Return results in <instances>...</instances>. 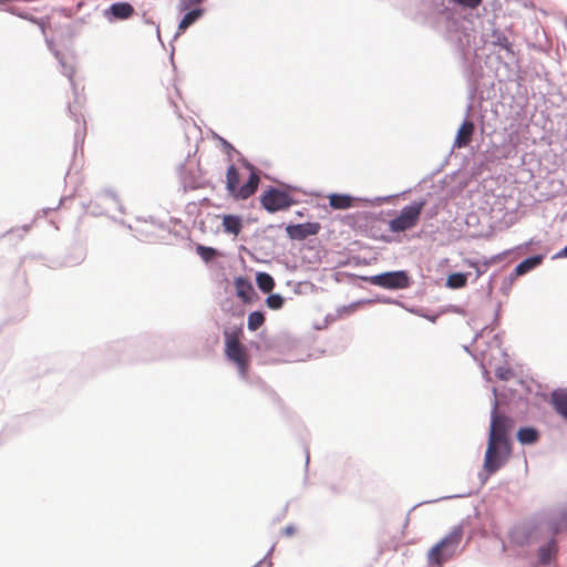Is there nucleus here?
Here are the masks:
<instances>
[{"instance_id": "17", "label": "nucleus", "mask_w": 567, "mask_h": 567, "mask_svg": "<svg viewBox=\"0 0 567 567\" xmlns=\"http://www.w3.org/2000/svg\"><path fill=\"white\" fill-rule=\"evenodd\" d=\"M256 282L258 288L266 293L270 292L275 287L274 278L267 272H258Z\"/></svg>"}, {"instance_id": "26", "label": "nucleus", "mask_w": 567, "mask_h": 567, "mask_svg": "<svg viewBox=\"0 0 567 567\" xmlns=\"http://www.w3.org/2000/svg\"><path fill=\"white\" fill-rule=\"evenodd\" d=\"M266 303L269 308L277 310L282 307L284 298L280 295H270L267 298Z\"/></svg>"}, {"instance_id": "23", "label": "nucleus", "mask_w": 567, "mask_h": 567, "mask_svg": "<svg viewBox=\"0 0 567 567\" xmlns=\"http://www.w3.org/2000/svg\"><path fill=\"white\" fill-rule=\"evenodd\" d=\"M466 276L463 274H453L447 278V285L451 288H462L466 285Z\"/></svg>"}, {"instance_id": "22", "label": "nucleus", "mask_w": 567, "mask_h": 567, "mask_svg": "<svg viewBox=\"0 0 567 567\" xmlns=\"http://www.w3.org/2000/svg\"><path fill=\"white\" fill-rule=\"evenodd\" d=\"M557 547L555 542L547 544L539 549V563L547 565L550 561L551 556L556 553Z\"/></svg>"}, {"instance_id": "29", "label": "nucleus", "mask_w": 567, "mask_h": 567, "mask_svg": "<svg viewBox=\"0 0 567 567\" xmlns=\"http://www.w3.org/2000/svg\"><path fill=\"white\" fill-rule=\"evenodd\" d=\"M284 534L286 536H291L295 534V527L293 526H287L285 529H284Z\"/></svg>"}, {"instance_id": "3", "label": "nucleus", "mask_w": 567, "mask_h": 567, "mask_svg": "<svg viewBox=\"0 0 567 567\" xmlns=\"http://www.w3.org/2000/svg\"><path fill=\"white\" fill-rule=\"evenodd\" d=\"M251 173L249 175L248 181L239 186V173L235 165H230L226 173V189L228 194L235 199H247L252 196L259 185L260 177L259 174L251 167Z\"/></svg>"}, {"instance_id": "15", "label": "nucleus", "mask_w": 567, "mask_h": 567, "mask_svg": "<svg viewBox=\"0 0 567 567\" xmlns=\"http://www.w3.org/2000/svg\"><path fill=\"white\" fill-rule=\"evenodd\" d=\"M188 12L183 17L178 24V31L184 32L188 27H190L195 21H197L204 13V9L194 8L187 10Z\"/></svg>"}, {"instance_id": "20", "label": "nucleus", "mask_w": 567, "mask_h": 567, "mask_svg": "<svg viewBox=\"0 0 567 567\" xmlns=\"http://www.w3.org/2000/svg\"><path fill=\"white\" fill-rule=\"evenodd\" d=\"M567 529V507L559 512L551 523V530L554 534Z\"/></svg>"}, {"instance_id": "5", "label": "nucleus", "mask_w": 567, "mask_h": 567, "mask_svg": "<svg viewBox=\"0 0 567 567\" xmlns=\"http://www.w3.org/2000/svg\"><path fill=\"white\" fill-rule=\"evenodd\" d=\"M514 427V421L509 416L502 414L497 411V402L491 415V427L488 440L501 443V445L509 444L508 436Z\"/></svg>"}, {"instance_id": "4", "label": "nucleus", "mask_w": 567, "mask_h": 567, "mask_svg": "<svg viewBox=\"0 0 567 567\" xmlns=\"http://www.w3.org/2000/svg\"><path fill=\"white\" fill-rule=\"evenodd\" d=\"M426 205V200L422 199L413 202L408 206H404L400 214L390 220V230L394 233L405 231L415 227L419 223L421 213Z\"/></svg>"}, {"instance_id": "12", "label": "nucleus", "mask_w": 567, "mask_h": 567, "mask_svg": "<svg viewBox=\"0 0 567 567\" xmlns=\"http://www.w3.org/2000/svg\"><path fill=\"white\" fill-rule=\"evenodd\" d=\"M235 288L237 296L244 302H249L252 295L255 293L251 282L243 277H239L235 280Z\"/></svg>"}, {"instance_id": "11", "label": "nucleus", "mask_w": 567, "mask_h": 567, "mask_svg": "<svg viewBox=\"0 0 567 567\" xmlns=\"http://www.w3.org/2000/svg\"><path fill=\"white\" fill-rule=\"evenodd\" d=\"M134 8L128 2H115L110 6L107 13L116 20H126L134 14Z\"/></svg>"}, {"instance_id": "1", "label": "nucleus", "mask_w": 567, "mask_h": 567, "mask_svg": "<svg viewBox=\"0 0 567 567\" xmlns=\"http://www.w3.org/2000/svg\"><path fill=\"white\" fill-rule=\"evenodd\" d=\"M241 337V328H234L233 330L224 331L225 355L237 367L240 377L247 378L250 355L247 348L240 342Z\"/></svg>"}, {"instance_id": "27", "label": "nucleus", "mask_w": 567, "mask_h": 567, "mask_svg": "<svg viewBox=\"0 0 567 567\" xmlns=\"http://www.w3.org/2000/svg\"><path fill=\"white\" fill-rule=\"evenodd\" d=\"M204 0H179V10L187 11L189 9L197 8Z\"/></svg>"}, {"instance_id": "18", "label": "nucleus", "mask_w": 567, "mask_h": 567, "mask_svg": "<svg viewBox=\"0 0 567 567\" xmlns=\"http://www.w3.org/2000/svg\"><path fill=\"white\" fill-rule=\"evenodd\" d=\"M517 439L523 444H532L537 441L538 433L533 427H523L518 431Z\"/></svg>"}, {"instance_id": "9", "label": "nucleus", "mask_w": 567, "mask_h": 567, "mask_svg": "<svg viewBox=\"0 0 567 567\" xmlns=\"http://www.w3.org/2000/svg\"><path fill=\"white\" fill-rule=\"evenodd\" d=\"M320 228L319 223H305L287 226L286 233L292 240H305L309 236L317 235Z\"/></svg>"}, {"instance_id": "24", "label": "nucleus", "mask_w": 567, "mask_h": 567, "mask_svg": "<svg viewBox=\"0 0 567 567\" xmlns=\"http://www.w3.org/2000/svg\"><path fill=\"white\" fill-rule=\"evenodd\" d=\"M196 251L205 261H210L217 255L214 248L202 245L197 246Z\"/></svg>"}, {"instance_id": "8", "label": "nucleus", "mask_w": 567, "mask_h": 567, "mask_svg": "<svg viewBox=\"0 0 567 567\" xmlns=\"http://www.w3.org/2000/svg\"><path fill=\"white\" fill-rule=\"evenodd\" d=\"M370 282L385 289H405L410 286V279L405 271L380 274L371 277Z\"/></svg>"}, {"instance_id": "6", "label": "nucleus", "mask_w": 567, "mask_h": 567, "mask_svg": "<svg viewBox=\"0 0 567 567\" xmlns=\"http://www.w3.org/2000/svg\"><path fill=\"white\" fill-rule=\"evenodd\" d=\"M511 454V444L501 445V443L488 440L484 457V470L488 474L497 472L507 461Z\"/></svg>"}, {"instance_id": "14", "label": "nucleus", "mask_w": 567, "mask_h": 567, "mask_svg": "<svg viewBox=\"0 0 567 567\" xmlns=\"http://www.w3.org/2000/svg\"><path fill=\"white\" fill-rule=\"evenodd\" d=\"M223 227L225 233L238 236L243 228L241 218L235 215H224Z\"/></svg>"}, {"instance_id": "19", "label": "nucleus", "mask_w": 567, "mask_h": 567, "mask_svg": "<svg viewBox=\"0 0 567 567\" xmlns=\"http://www.w3.org/2000/svg\"><path fill=\"white\" fill-rule=\"evenodd\" d=\"M540 262H542V257L540 256H535V257L527 258V259L523 260L520 264L517 265L515 271H516L517 275H524L525 272L529 271L530 269H533L534 267H536Z\"/></svg>"}, {"instance_id": "13", "label": "nucleus", "mask_w": 567, "mask_h": 567, "mask_svg": "<svg viewBox=\"0 0 567 567\" xmlns=\"http://www.w3.org/2000/svg\"><path fill=\"white\" fill-rule=\"evenodd\" d=\"M551 402L556 412L567 420V390L555 391L551 394Z\"/></svg>"}, {"instance_id": "21", "label": "nucleus", "mask_w": 567, "mask_h": 567, "mask_svg": "<svg viewBox=\"0 0 567 567\" xmlns=\"http://www.w3.org/2000/svg\"><path fill=\"white\" fill-rule=\"evenodd\" d=\"M265 322V315L260 311H252L248 316L247 327L250 331H256Z\"/></svg>"}, {"instance_id": "28", "label": "nucleus", "mask_w": 567, "mask_h": 567, "mask_svg": "<svg viewBox=\"0 0 567 567\" xmlns=\"http://www.w3.org/2000/svg\"><path fill=\"white\" fill-rule=\"evenodd\" d=\"M455 3L463 6L465 8L475 9L477 8L482 0H453Z\"/></svg>"}, {"instance_id": "25", "label": "nucleus", "mask_w": 567, "mask_h": 567, "mask_svg": "<svg viewBox=\"0 0 567 567\" xmlns=\"http://www.w3.org/2000/svg\"><path fill=\"white\" fill-rule=\"evenodd\" d=\"M494 39V44L505 49L506 51H512V43L506 35L503 33H495Z\"/></svg>"}, {"instance_id": "7", "label": "nucleus", "mask_w": 567, "mask_h": 567, "mask_svg": "<svg viewBox=\"0 0 567 567\" xmlns=\"http://www.w3.org/2000/svg\"><path fill=\"white\" fill-rule=\"evenodd\" d=\"M261 206L269 213L286 210L296 204V200L289 193L270 187L260 198Z\"/></svg>"}, {"instance_id": "10", "label": "nucleus", "mask_w": 567, "mask_h": 567, "mask_svg": "<svg viewBox=\"0 0 567 567\" xmlns=\"http://www.w3.org/2000/svg\"><path fill=\"white\" fill-rule=\"evenodd\" d=\"M475 126L473 122L466 120L464 121L456 134V137L454 140V147L462 148L467 146L472 142V137L474 134Z\"/></svg>"}, {"instance_id": "30", "label": "nucleus", "mask_w": 567, "mask_h": 567, "mask_svg": "<svg viewBox=\"0 0 567 567\" xmlns=\"http://www.w3.org/2000/svg\"><path fill=\"white\" fill-rule=\"evenodd\" d=\"M560 255L564 257H567V246L563 249Z\"/></svg>"}, {"instance_id": "16", "label": "nucleus", "mask_w": 567, "mask_h": 567, "mask_svg": "<svg viewBox=\"0 0 567 567\" xmlns=\"http://www.w3.org/2000/svg\"><path fill=\"white\" fill-rule=\"evenodd\" d=\"M328 198L333 209H347L352 206V198L349 195L331 194Z\"/></svg>"}, {"instance_id": "31", "label": "nucleus", "mask_w": 567, "mask_h": 567, "mask_svg": "<svg viewBox=\"0 0 567 567\" xmlns=\"http://www.w3.org/2000/svg\"><path fill=\"white\" fill-rule=\"evenodd\" d=\"M105 196H109V193H107V194H105ZM110 197H112L113 199H116V195L111 194V193H110Z\"/></svg>"}, {"instance_id": "2", "label": "nucleus", "mask_w": 567, "mask_h": 567, "mask_svg": "<svg viewBox=\"0 0 567 567\" xmlns=\"http://www.w3.org/2000/svg\"><path fill=\"white\" fill-rule=\"evenodd\" d=\"M463 538L462 526H455L452 530L434 545L427 553V563L431 567H442L456 553Z\"/></svg>"}]
</instances>
